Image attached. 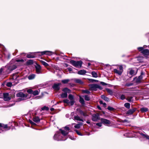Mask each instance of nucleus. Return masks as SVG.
Here are the masks:
<instances>
[{
    "label": "nucleus",
    "mask_w": 149,
    "mask_h": 149,
    "mask_svg": "<svg viewBox=\"0 0 149 149\" xmlns=\"http://www.w3.org/2000/svg\"><path fill=\"white\" fill-rule=\"evenodd\" d=\"M107 92L109 93L110 95H112L113 94V91L111 89L107 88L106 89Z\"/></svg>",
    "instance_id": "33"
},
{
    "label": "nucleus",
    "mask_w": 149,
    "mask_h": 149,
    "mask_svg": "<svg viewBox=\"0 0 149 149\" xmlns=\"http://www.w3.org/2000/svg\"><path fill=\"white\" fill-rule=\"evenodd\" d=\"M80 114L81 115L83 116H87V114L86 113L84 112H83L82 110H80L79 111Z\"/></svg>",
    "instance_id": "35"
},
{
    "label": "nucleus",
    "mask_w": 149,
    "mask_h": 149,
    "mask_svg": "<svg viewBox=\"0 0 149 149\" xmlns=\"http://www.w3.org/2000/svg\"><path fill=\"white\" fill-rule=\"evenodd\" d=\"M10 55L9 54L8 55V59H9L10 58Z\"/></svg>",
    "instance_id": "64"
},
{
    "label": "nucleus",
    "mask_w": 149,
    "mask_h": 149,
    "mask_svg": "<svg viewBox=\"0 0 149 149\" xmlns=\"http://www.w3.org/2000/svg\"><path fill=\"white\" fill-rule=\"evenodd\" d=\"M99 103L100 104H102L104 103L103 101L102 100H100L99 102Z\"/></svg>",
    "instance_id": "57"
},
{
    "label": "nucleus",
    "mask_w": 149,
    "mask_h": 149,
    "mask_svg": "<svg viewBox=\"0 0 149 149\" xmlns=\"http://www.w3.org/2000/svg\"><path fill=\"white\" fill-rule=\"evenodd\" d=\"M102 104L103 105V106L105 107L106 106V105H107V104L106 103H103V104Z\"/></svg>",
    "instance_id": "58"
},
{
    "label": "nucleus",
    "mask_w": 149,
    "mask_h": 149,
    "mask_svg": "<svg viewBox=\"0 0 149 149\" xmlns=\"http://www.w3.org/2000/svg\"><path fill=\"white\" fill-rule=\"evenodd\" d=\"M73 119L74 120H77V121H81L82 122L84 121L83 119L81 118L79 116H74V118Z\"/></svg>",
    "instance_id": "17"
},
{
    "label": "nucleus",
    "mask_w": 149,
    "mask_h": 149,
    "mask_svg": "<svg viewBox=\"0 0 149 149\" xmlns=\"http://www.w3.org/2000/svg\"><path fill=\"white\" fill-rule=\"evenodd\" d=\"M143 77L142 75H140L137 78H135L136 82L137 83H140Z\"/></svg>",
    "instance_id": "19"
},
{
    "label": "nucleus",
    "mask_w": 149,
    "mask_h": 149,
    "mask_svg": "<svg viewBox=\"0 0 149 149\" xmlns=\"http://www.w3.org/2000/svg\"><path fill=\"white\" fill-rule=\"evenodd\" d=\"M75 131L78 135L80 136H82V134L80 132H79L78 130H75Z\"/></svg>",
    "instance_id": "48"
},
{
    "label": "nucleus",
    "mask_w": 149,
    "mask_h": 149,
    "mask_svg": "<svg viewBox=\"0 0 149 149\" xmlns=\"http://www.w3.org/2000/svg\"><path fill=\"white\" fill-rule=\"evenodd\" d=\"M140 134L143 136V138H146V139H149V136L147 135V134L143 133H140Z\"/></svg>",
    "instance_id": "22"
},
{
    "label": "nucleus",
    "mask_w": 149,
    "mask_h": 149,
    "mask_svg": "<svg viewBox=\"0 0 149 149\" xmlns=\"http://www.w3.org/2000/svg\"><path fill=\"white\" fill-rule=\"evenodd\" d=\"M100 117L99 114L98 113L93 114L92 116V119L93 121H97L99 120Z\"/></svg>",
    "instance_id": "7"
},
{
    "label": "nucleus",
    "mask_w": 149,
    "mask_h": 149,
    "mask_svg": "<svg viewBox=\"0 0 149 149\" xmlns=\"http://www.w3.org/2000/svg\"><path fill=\"white\" fill-rule=\"evenodd\" d=\"M3 71V69L1 68V69H0V74Z\"/></svg>",
    "instance_id": "60"
},
{
    "label": "nucleus",
    "mask_w": 149,
    "mask_h": 149,
    "mask_svg": "<svg viewBox=\"0 0 149 149\" xmlns=\"http://www.w3.org/2000/svg\"><path fill=\"white\" fill-rule=\"evenodd\" d=\"M35 68L36 71L37 73L39 74L41 73V67L40 65L37 64L35 66Z\"/></svg>",
    "instance_id": "11"
},
{
    "label": "nucleus",
    "mask_w": 149,
    "mask_h": 149,
    "mask_svg": "<svg viewBox=\"0 0 149 149\" xmlns=\"http://www.w3.org/2000/svg\"><path fill=\"white\" fill-rule=\"evenodd\" d=\"M41 53L42 55L46 54L48 55H52V52L51 51H46L41 52Z\"/></svg>",
    "instance_id": "14"
},
{
    "label": "nucleus",
    "mask_w": 149,
    "mask_h": 149,
    "mask_svg": "<svg viewBox=\"0 0 149 149\" xmlns=\"http://www.w3.org/2000/svg\"><path fill=\"white\" fill-rule=\"evenodd\" d=\"M68 98L70 100H73L74 99V97L71 94L69 95L68 96Z\"/></svg>",
    "instance_id": "42"
},
{
    "label": "nucleus",
    "mask_w": 149,
    "mask_h": 149,
    "mask_svg": "<svg viewBox=\"0 0 149 149\" xmlns=\"http://www.w3.org/2000/svg\"><path fill=\"white\" fill-rule=\"evenodd\" d=\"M54 109L53 108H52L50 109V110L51 111H54Z\"/></svg>",
    "instance_id": "63"
},
{
    "label": "nucleus",
    "mask_w": 149,
    "mask_h": 149,
    "mask_svg": "<svg viewBox=\"0 0 149 149\" xmlns=\"http://www.w3.org/2000/svg\"><path fill=\"white\" fill-rule=\"evenodd\" d=\"M3 99L6 101H9L11 99V97L9 96L8 93H3Z\"/></svg>",
    "instance_id": "8"
},
{
    "label": "nucleus",
    "mask_w": 149,
    "mask_h": 149,
    "mask_svg": "<svg viewBox=\"0 0 149 149\" xmlns=\"http://www.w3.org/2000/svg\"><path fill=\"white\" fill-rule=\"evenodd\" d=\"M79 102L82 105H84L85 104V102L84 99L80 97H79Z\"/></svg>",
    "instance_id": "30"
},
{
    "label": "nucleus",
    "mask_w": 149,
    "mask_h": 149,
    "mask_svg": "<svg viewBox=\"0 0 149 149\" xmlns=\"http://www.w3.org/2000/svg\"><path fill=\"white\" fill-rule=\"evenodd\" d=\"M108 109L110 110V111H112V110H113L114 109L112 107H110V106H109L108 107Z\"/></svg>",
    "instance_id": "47"
},
{
    "label": "nucleus",
    "mask_w": 149,
    "mask_h": 149,
    "mask_svg": "<svg viewBox=\"0 0 149 149\" xmlns=\"http://www.w3.org/2000/svg\"><path fill=\"white\" fill-rule=\"evenodd\" d=\"M61 85L60 83L54 84L53 86V88L56 90L58 91L60 89L59 86Z\"/></svg>",
    "instance_id": "13"
},
{
    "label": "nucleus",
    "mask_w": 149,
    "mask_h": 149,
    "mask_svg": "<svg viewBox=\"0 0 149 149\" xmlns=\"http://www.w3.org/2000/svg\"><path fill=\"white\" fill-rule=\"evenodd\" d=\"M133 96H129L127 97L126 99L129 102H132L133 101Z\"/></svg>",
    "instance_id": "18"
},
{
    "label": "nucleus",
    "mask_w": 149,
    "mask_h": 149,
    "mask_svg": "<svg viewBox=\"0 0 149 149\" xmlns=\"http://www.w3.org/2000/svg\"><path fill=\"white\" fill-rule=\"evenodd\" d=\"M1 127L3 128L4 129H6V130H9L10 128V127L8 126L7 124L5 125L3 124L0 123V130H2V129L1 128Z\"/></svg>",
    "instance_id": "9"
},
{
    "label": "nucleus",
    "mask_w": 149,
    "mask_h": 149,
    "mask_svg": "<svg viewBox=\"0 0 149 149\" xmlns=\"http://www.w3.org/2000/svg\"><path fill=\"white\" fill-rule=\"evenodd\" d=\"M124 106L126 108L129 109L130 107V104L128 103H125L124 104Z\"/></svg>",
    "instance_id": "38"
},
{
    "label": "nucleus",
    "mask_w": 149,
    "mask_h": 149,
    "mask_svg": "<svg viewBox=\"0 0 149 149\" xmlns=\"http://www.w3.org/2000/svg\"><path fill=\"white\" fill-rule=\"evenodd\" d=\"M129 73L131 76H133L136 74V73H135L134 70L132 69H129Z\"/></svg>",
    "instance_id": "23"
},
{
    "label": "nucleus",
    "mask_w": 149,
    "mask_h": 149,
    "mask_svg": "<svg viewBox=\"0 0 149 149\" xmlns=\"http://www.w3.org/2000/svg\"><path fill=\"white\" fill-rule=\"evenodd\" d=\"M70 62L73 66L76 67H81L82 64V62L81 61H76L72 60L70 61Z\"/></svg>",
    "instance_id": "3"
},
{
    "label": "nucleus",
    "mask_w": 149,
    "mask_h": 149,
    "mask_svg": "<svg viewBox=\"0 0 149 149\" xmlns=\"http://www.w3.org/2000/svg\"><path fill=\"white\" fill-rule=\"evenodd\" d=\"M70 81L69 79H65L62 80L61 81L64 84H67L68 82Z\"/></svg>",
    "instance_id": "36"
},
{
    "label": "nucleus",
    "mask_w": 149,
    "mask_h": 149,
    "mask_svg": "<svg viewBox=\"0 0 149 149\" xmlns=\"http://www.w3.org/2000/svg\"><path fill=\"white\" fill-rule=\"evenodd\" d=\"M42 64L45 66H47L48 65V64L45 61L42 62Z\"/></svg>",
    "instance_id": "50"
},
{
    "label": "nucleus",
    "mask_w": 149,
    "mask_h": 149,
    "mask_svg": "<svg viewBox=\"0 0 149 149\" xmlns=\"http://www.w3.org/2000/svg\"><path fill=\"white\" fill-rule=\"evenodd\" d=\"M90 90L92 91H96L98 88L102 89V88L97 84H92L89 85Z\"/></svg>",
    "instance_id": "5"
},
{
    "label": "nucleus",
    "mask_w": 149,
    "mask_h": 149,
    "mask_svg": "<svg viewBox=\"0 0 149 149\" xmlns=\"http://www.w3.org/2000/svg\"><path fill=\"white\" fill-rule=\"evenodd\" d=\"M30 122L31 123L32 125H34L35 124L34 122H33L32 121H30Z\"/></svg>",
    "instance_id": "59"
},
{
    "label": "nucleus",
    "mask_w": 149,
    "mask_h": 149,
    "mask_svg": "<svg viewBox=\"0 0 149 149\" xmlns=\"http://www.w3.org/2000/svg\"><path fill=\"white\" fill-rule=\"evenodd\" d=\"M26 57L28 58H34L35 57V56L34 54H31L30 53L27 54Z\"/></svg>",
    "instance_id": "25"
},
{
    "label": "nucleus",
    "mask_w": 149,
    "mask_h": 149,
    "mask_svg": "<svg viewBox=\"0 0 149 149\" xmlns=\"http://www.w3.org/2000/svg\"><path fill=\"white\" fill-rule=\"evenodd\" d=\"M27 92L29 94H24L22 92H19V101L22 100H26L31 98L33 96H36L38 95L40 92V90H35L33 91L31 89H29Z\"/></svg>",
    "instance_id": "1"
},
{
    "label": "nucleus",
    "mask_w": 149,
    "mask_h": 149,
    "mask_svg": "<svg viewBox=\"0 0 149 149\" xmlns=\"http://www.w3.org/2000/svg\"><path fill=\"white\" fill-rule=\"evenodd\" d=\"M135 111V110L134 109H130L127 112L126 114L129 115H131Z\"/></svg>",
    "instance_id": "20"
},
{
    "label": "nucleus",
    "mask_w": 149,
    "mask_h": 149,
    "mask_svg": "<svg viewBox=\"0 0 149 149\" xmlns=\"http://www.w3.org/2000/svg\"><path fill=\"white\" fill-rule=\"evenodd\" d=\"M74 82L77 83L79 84H82L83 82L80 79H74Z\"/></svg>",
    "instance_id": "24"
},
{
    "label": "nucleus",
    "mask_w": 149,
    "mask_h": 149,
    "mask_svg": "<svg viewBox=\"0 0 149 149\" xmlns=\"http://www.w3.org/2000/svg\"><path fill=\"white\" fill-rule=\"evenodd\" d=\"M101 97L105 101L108 102L109 101V98L104 95H101Z\"/></svg>",
    "instance_id": "32"
},
{
    "label": "nucleus",
    "mask_w": 149,
    "mask_h": 149,
    "mask_svg": "<svg viewBox=\"0 0 149 149\" xmlns=\"http://www.w3.org/2000/svg\"><path fill=\"white\" fill-rule=\"evenodd\" d=\"M113 70L115 73L120 75L123 72V67L121 65H118L117 69H114Z\"/></svg>",
    "instance_id": "6"
},
{
    "label": "nucleus",
    "mask_w": 149,
    "mask_h": 149,
    "mask_svg": "<svg viewBox=\"0 0 149 149\" xmlns=\"http://www.w3.org/2000/svg\"><path fill=\"white\" fill-rule=\"evenodd\" d=\"M137 49L139 52H141L142 53V52L144 49L143 47H138L137 48Z\"/></svg>",
    "instance_id": "40"
},
{
    "label": "nucleus",
    "mask_w": 149,
    "mask_h": 149,
    "mask_svg": "<svg viewBox=\"0 0 149 149\" xmlns=\"http://www.w3.org/2000/svg\"><path fill=\"white\" fill-rule=\"evenodd\" d=\"M64 128L65 129V131L64 130H63L65 132H66L67 131V132H68V133L69 131L70 130L69 128L68 127L65 126V127H64Z\"/></svg>",
    "instance_id": "45"
},
{
    "label": "nucleus",
    "mask_w": 149,
    "mask_h": 149,
    "mask_svg": "<svg viewBox=\"0 0 149 149\" xmlns=\"http://www.w3.org/2000/svg\"><path fill=\"white\" fill-rule=\"evenodd\" d=\"M6 85L8 87H11L13 86L12 83L8 82L6 83Z\"/></svg>",
    "instance_id": "37"
},
{
    "label": "nucleus",
    "mask_w": 149,
    "mask_h": 149,
    "mask_svg": "<svg viewBox=\"0 0 149 149\" xmlns=\"http://www.w3.org/2000/svg\"><path fill=\"white\" fill-rule=\"evenodd\" d=\"M83 97L84 98L85 100L86 101H88L90 100V97L88 95H85V96H83Z\"/></svg>",
    "instance_id": "34"
},
{
    "label": "nucleus",
    "mask_w": 149,
    "mask_h": 149,
    "mask_svg": "<svg viewBox=\"0 0 149 149\" xmlns=\"http://www.w3.org/2000/svg\"><path fill=\"white\" fill-rule=\"evenodd\" d=\"M17 68V66L15 65H10L8 67V70L11 71Z\"/></svg>",
    "instance_id": "15"
},
{
    "label": "nucleus",
    "mask_w": 149,
    "mask_h": 149,
    "mask_svg": "<svg viewBox=\"0 0 149 149\" xmlns=\"http://www.w3.org/2000/svg\"><path fill=\"white\" fill-rule=\"evenodd\" d=\"M101 121L102 123L106 125H108L111 124L110 121L106 119L102 118L101 119Z\"/></svg>",
    "instance_id": "10"
},
{
    "label": "nucleus",
    "mask_w": 149,
    "mask_h": 149,
    "mask_svg": "<svg viewBox=\"0 0 149 149\" xmlns=\"http://www.w3.org/2000/svg\"><path fill=\"white\" fill-rule=\"evenodd\" d=\"M142 54L145 57L147 58L149 55V50L147 49H144L142 52Z\"/></svg>",
    "instance_id": "12"
},
{
    "label": "nucleus",
    "mask_w": 149,
    "mask_h": 149,
    "mask_svg": "<svg viewBox=\"0 0 149 149\" xmlns=\"http://www.w3.org/2000/svg\"><path fill=\"white\" fill-rule=\"evenodd\" d=\"M68 71L70 72L72 70V69L71 68H68Z\"/></svg>",
    "instance_id": "56"
},
{
    "label": "nucleus",
    "mask_w": 149,
    "mask_h": 149,
    "mask_svg": "<svg viewBox=\"0 0 149 149\" xmlns=\"http://www.w3.org/2000/svg\"><path fill=\"white\" fill-rule=\"evenodd\" d=\"M62 91L64 92L61 95V97L62 98L67 97L68 95L67 93H70V90L66 88L63 89Z\"/></svg>",
    "instance_id": "4"
},
{
    "label": "nucleus",
    "mask_w": 149,
    "mask_h": 149,
    "mask_svg": "<svg viewBox=\"0 0 149 149\" xmlns=\"http://www.w3.org/2000/svg\"><path fill=\"white\" fill-rule=\"evenodd\" d=\"M86 72V71L84 70H81L79 71L77 73L80 75H84L85 74Z\"/></svg>",
    "instance_id": "21"
},
{
    "label": "nucleus",
    "mask_w": 149,
    "mask_h": 149,
    "mask_svg": "<svg viewBox=\"0 0 149 149\" xmlns=\"http://www.w3.org/2000/svg\"><path fill=\"white\" fill-rule=\"evenodd\" d=\"M148 109L147 108L145 107H142L141 108V111L142 112H146L148 111Z\"/></svg>",
    "instance_id": "31"
},
{
    "label": "nucleus",
    "mask_w": 149,
    "mask_h": 149,
    "mask_svg": "<svg viewBox=\"0 0 149 149\" xmlns=\"http://www.w3.org/2000/svg\"><path fill=\"white\" fill-rule=\"evenodd\" d=\"M97 108H98V109H100V110H101V108H100V106H97Z\"/></svg>",
    "instance_id": "62"
},
{
    "label": "nucleus",
    "mask_w": 149,
    "mask_h": 149,
    "mask_svg": "<svg viewBox=\"0 0 149 149\" xmlns=\"http://www.w3.org/2000/svg\"><path fill=\"white\" fill-rule=\"evenodd\" d=\"M33 63V61L32 60H30L27 61L26 62V65H32Z\"/></svg>",
    "instance_id": "28"
},
{
    "label": "nucleus",
    "mask_w": 149,
    "mask_h": 149,
    "mask_svg": "<svg viewBox=\"0 0 149 149\" xmlns=\"http://www.w3.org/2000/svg\"><path fill=\"white\" fill-rule=\"evenodd\" d=\"M26 60V59L25 58H24L23 59H19V62H23L24 61H25Z\"/></svg>",
    "instance_id": "49"
},
{
    "label": "nucleus",
    "mask_w": 149,
    "mask_h": 149,
    "mask_svg": "<svg viewBox=\"0 0 149 149\" xmlns=\"http://www.w3.org/2000/svg\"><path fill=\"white\" fill-rule=\"evenodd\" d=\"M73 124L75 125L74 126L75 128L79 129L80 128L81 126L83 125V123L81 122L78 124L73 123Z\"/></svg>",
    "instance_id": "16"
},
{
    "label": "nucleus",
    "mask_w": 149,
    "mask_h": 149,
    "mask_svg": "<svg viewBox=\"0 0 149 149\" xmlns=\"http://www.w3.org/2000/svg\"><path fill=\"white\" fill-rule=\"evenodd\" d=\"M63 102L64 103H66V104H68L69 103V101L68 100L65 99V100H63Z\"/></svg>",
    "instance_id": "46"
},
{
    "label": "nucleus",
    "mask_w": 149,
    "mask_h": 149,
    "mask_svg": "<svg viewBox=\"0 0 149 149\" xmlns=\"http://www.w3.org/2000/svg\"><path fill=\"white\" fill-rule=\"evenodd\" d=\"M60 130L61 131V134L59 132H56L54 136V139L57 141L66 140L67 138L66 136L68 134V132H65L61 129Z\"/></svg>",
    "instance_id": "2"
},
{
    "label": "nucleus",
    "mask_w": 149,
    "mask_h": 149,
    "mask_svg": "<svg viewBox=\"0 0 149 149\" xmlns=\"http://www.w3.org/2000/svg\"><path fill=\"white\" fill-rule=\"evenodd\" d=\"M119 99L121 100H123L124 99H126L125 98V95H123V94H122L121 95L120 97H119Z\"/></svg>",
    "instance_id": "39"
},
{
    "label": "nucleus",
    "mask_w": 149,
    "mask_h": 149,
    "mask_svg": "<svg viewBox=\"0 0 149 149\" xmlns=\"http://www.w3.org/2000/svg\"><path fill=\"white\" fill-rule=\"evenodd\" d=\"M36 75L35 74H32L30 75L28 77V78L29 80H31L34 79Z\"/></svg>",
    "instance_id": "26"
},
{
    "label": "nucleus",
    "mask_w": 149,
    "mask_h": 149,
    "mask_svg": "<svg viewBox=\"0 0 149 149\" xmlns=\"http://www.w3.org/2000/svg\"><path fill=\"white\" fill-rule=\"evenodd\" d=\"M96 125L100 127H101L102 126V123H97Z\"/></svg>",
    "instance_id": "53"
},
{
    "label": "nucleus",
    "mask_w": 149,
    "mask_h": 149,
    "mask_svg": "<svg viewBox=\"0 0 149 149\" xmlns=\"http://www.w3.org/2000/svg\"><path fill=\"white\" fill-rule=\"evenodd\" d=\"M49 108L48 107H47L46 106H44V107H42L41 108V109L42 110H46L47 111L49 110Z\"/></svg>",
    "instance_id": "41"
},
{
    "label": "nucleus",
    "mask_w": 149,
    "mask_h": 149,
    "mask_svg": "<svg viewBox=\"0 0 149 149\" xmlns=\"http://www.w3.org/2000/svg\"><path fill=\"white\" fill-rule=\"evenodd\" d=\"M91 74L94 77L96 78L98 77L97 74L95 71L92 72H91Z\"/></svg>",
    "instance_id": "29"
},
{
    "label": "nucleus",
    "mask_w": 149,
    "mask_h": 149,
    "mask_svg": "<svg viewBox=\"0 0 149 149\" xmlns=\"http://www.w3.org/2000/svg\"><path fill=\"white\" fill-rule=\"evenodd\" d=\"M83 93H86V94H89L91 93V92L88 90H82Z\"/></svg>",
    "instance_id": "43"
},
{
    "label": "nucleus",
    "mask_w": 149,
    "mask_h": 149,
    "mask_svg": "<svg viewBox=\"0 0 149 149\" xmlns=\"http://www.w3.org/2000/svg\"><path fill=\"white\" fill-rule=\"evenodd\" d=\"M17 76L16 75H14L13 77V79H16L17 78V77L19 76H18L17 77Z\"/></svg>",
    "instance_id": "55"
},
{
    "label": "nucleus",
    "mask_w": 149,
    "mask_h": 149,
    "mask_svg": "<svg viewBox=\"0 0 149 149\" xmlns=\"http://www.w3.org/2000/svg\"><path fill=\"white\" fill-rule=\"evenodd\" d=\"M74 101L73 100H70V102H69L68 104L70 105L71 106H72V105H73L74 104Z\"/></svg>",
    "instance_id": "44"
},
{
    "label": "nucleus",
    "mask_w": 149,
    "mask_h": 149,
    "mask_svg": "<svg viewBox=\"0 0 149 149\" xmlns=\"http://www.w3.org/2000/svg\"><path fill=\"white\" fill-rule=\"evenodd\" d=\"M33 120L36 123L40 122V120L38 117H36L33 118Z\"/></svg>",
    "instance_id": "27"
},
{
    "label": "nucleus",
    "mask_w": 149,
    "mask_h": 149,
    "mask_svg": "<svg viewBox=\"0 0 149 149\" xmlns=\"http://www.w3.org/2000/svg\"><path fill=\"white\" fill-rule=\"evenodd\" d=\"M144 74V73L142 72H141V75H142V76Z\"/></svg>",
    "instance_id": "61"
},
{
    "label": "nucleus",
    "mask_w": 149,
    "mask_h": 149,
    "mask_svg": "<svg viewBox=\"0 0 149 149\" xmlns=\"http://www.w3.org/2000/svg\"><path fill=\"white\" fill-rule=\"evenodd\" d=\"M132 85H133L132 83H128V84H127L126 85V86H130Z\"/></svg>",
    "instance_id": "51"
},
{
    "label": "nucleus",
    "mask_w": 149,
    "mask_h": 149,
    "mask_svg": "<svg viewBox=\"0 0 149 149\" xmlns=\"http://www.w3.org/2000/svg\"><path fill=\"white\" fill-rule=\"evenodd\" d=\"M100 84L102 85L103 86H106V85H107V84L106 83H105V82H100Z\"/></svg>",
    "instance_id": "52"
},
{
    "label": "nucleus",
    "mask_w": 149,
    "mask_h": 149,
    "mask_svg": "<svg viewBox=\"0 0 149 149\" xmlns=\"http://www.w3.org/2000/svg\"><path fill=\"white\" fill-rule=\"evenodd\" d=\"M89 79L90 81H92V82H93V81L96 82L97 81V80H96L94 79Z\"/></svg>",
    "instance_id": "54"
}]
</instances>
